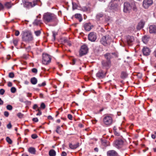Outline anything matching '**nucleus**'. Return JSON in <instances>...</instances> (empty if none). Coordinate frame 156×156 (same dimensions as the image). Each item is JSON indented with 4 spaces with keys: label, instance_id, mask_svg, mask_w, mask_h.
Instances as JSON below:
<instances>
[{
    "label": "nucleus",
    "instance_id": "nucleus-1",
    "mask_svg": "<svg viewBox=\"0 0 156 156\" xmlns=\"http://www.w3.org/2000/svg\"><path fill=\"white\" fill-rule=\"evenodd\" d=\"M104 56L106 59L101 61L102 67L107 70L111 66V62L110 59L114 57L117 58L118 55L117 53L115 52L107 53L104 54Z\"/></svg>",
    "mask_w": 156,
    "mask_h": 156
},
{
    "label": "nucleus",
    "instance_id": "nucleus-2",
    "mask_svg": "<svg viewBox=\"0 0 156 156\" xmlns=\"http://www.w3.org/2000/svg\"><path fill=\"white\" fill-rule=\"evenodd\" d=\"M43 18L46 23H54L53 26H56L58 23V20L56 16L53 14L49 12L45 13L43 15Z\"/></svg>",
    "mask_w": 156,
    "mask_h": 156
},
{
    "label": "nucleus",
    "instance_id": "nucleus-3",
    "mask_svg": "<svg viewBox=\"0 0 156 156\" xmlns=\"http://www.w3.org/2000/svg\"><path fill=\"white\" fill-rule=\"evenodd\" d=\"M136 4V2L133 0H131L128 2H124V12L126 13H129L132 9L135 12H136L137 8Z\"/></svg>",
    "mask_w": 156,
    "mask_h": 156
},
{
    "label": "nucleus",
    "instance_id": "nucleus-4",
    "mask_svg": "<svg viewBox=\"0 0 156 156\" xmlns=\"http://www.w3.org/2000/svg\"><path fill=\"white\" fill-rule=\"evenodd\" d=\"M22 38L24 41L27 42H29L33 40L32 33L29 30L23 32Z\"/></svg>",
    "mask_w": 156,
    "mask_h": 156
},
{
    "label": "nucleus",
    "instance_id": "nucleus-5",
    "mask_svg": "<svg viewBox=\"0 0 156 156\" xmlns=\"http://www.w3.org/2000/svg\"><path fill=\"white\" fill-rule=\"evenodd\" d=\"M112 39L109 35L103 36L101 39L100 42L105 46L108 47L110 45Z\"/></svg>",
    "mask_w": 156,
    "mask_h": 156
},
{
    "label": "nucleus",
    "instance_id": "nucleus-6",
    "mask_svg": "<svg viewBox=\"0 0 156 156\" xmlns=\"http://www.w3.org/2000/svg\"><path fill=\"white\" fill-rule=\"evenodd\" d=\"M23 6L27 9L34 7L37 4V0L34 1L33 2H29L28 0H22Z\"/></svg>",
    "mask_w": 156,
    "mask_h": 156
},
{
    "label": "nucleus",
    "instance_id": "nucleus-7",
    "mask_svg": "<svg viewBox=\"0 0 156 156\" xmlns=\"http://www.w3.org/2000/svg\"><path fill=\"white\" fill-rule=\"evenodd\" d=\"M50 56L47 54H43L42 55V62L44 64L47 65L51 61Z\"/></svg>",
    "mask_w": 156,
    "mask_h": 156
},
{
    "label": "nucleus",
    "instance_id": "nucleus-8",
    "mask_svg": "<svg viewBox=\"0 0 156 156\" xmlns=\"http://www.w3.org/2000/svg\"><path fill=\"white\" fill-rule=\"evenodd\" d=\"M88 49L87 47L85 45H82L80 49L79 55L80 56H82L85 55L88 53Z\"/></svg>",
    "mask_w": 156,
    "mask_h": 156
},
{
    "label": "nucleus",
    "instance_id": "nucleus-9",
    "mask_svg": "<svg viewBox=\"0 0 156 156\" xmlns=\"http://www.w3.org/2000/svg\"><path fill=\"white\" fill-rule=\"evenodd\" d=\"M124 141L121 139H118L114 141V146L118 149L120 148L123 146Z\"/></svg>",
    "mask_w": 156,
    "mask_h": 156
},
{
    "label": "nucleus",
    "instance_id": "nucleus-10",
    "mask_svg": "<svg viewBox=\"0 0 156 156\" xmlns=\"http://www.w3.org/2000/svg\"><path fill=\"white\" fill-rule=\"evenodd\" d=\"M103 122L106 125H108L111 124L112 122V117L108 115L105 116L103 119Z\"/></svg>",
    "mask_w": 156,
    "mask_h": 156
},
{
    "label": "nucleus",
    "instance_id": "nucleus-11",
    "mask_svg": "<svg viewBox=\"0 0 156 156\" xmlns=\"http://www.w3.org/2000/svg\"><path fill=\"white\" fill-rule=\"evenodd\" d=\"M119 2V0H112L109 3L111 9L116 10L117 8Z\"/></svg>",
    "mask_w": 156,
    "mask_h": 156
},
{
    "label": "nucleus",
    "instance_id": "nucleus-12",
    "mask_svg": "<svg viewBox=\"0 0 156 156\" xmlns=\"http://www.w3.org/2000/svg\"><path fill=\"white\" fill-rule=\"evenodd\" d=\"M96 34L94 32L90 33L88 35V40L92 42L95 41L96 39Z\"/></svg>",
    "mask_w": 156,
    "mask_h": 156
},
{
    "label": "nucleus",
    "instance_id": "nucleus-13",
    "mask_svg": "<svg viewBox=\"0 0 156 156\" xmlns=\"http://www.w3.org/2000/svg\"><path fill=\"white\" fill-rule=\"evenodd\" d=\"M153 3L152 0H144L143 2V5L145 9H147Z\"/></svg>",
    "mask_w": 156,
    "mask_h": 156
},
{
    "label": "nucleus",
    "instance_id": "nucleus-14",
    "mask_svg": "<svg viewBox=\"0 0 156 156\" xmlns=\"http://www.w3.org/2000/svg\"><path fill=\"white\" fill-rule=\"evenodd\" d=\"M134 40V37L133 36L128 35L126 37L127 42L129 45L131 46L132 45V43L133 42Z\"/></svg>",
    "mask_w": 156,
    "mask_h": 156
},
{
    "label": "nucleus",
    "instance_id": "nucleus-15",
    "mask_svg": "<svg viewBox=\"0 0 156 156\" xmlns=\"http://www.w3.org/2000/svg\"><path fill=\"white\" fill-rule=\"evenodd\" d=\"M142 51L144 55L147 56L150 55L151 51L147 47H144L142 49Z\"/></svg>",
    "mask_w": 156,
    "mask_h": 156
},
{
    "label": "nucleus",
    "instance_id": "nucleus-16",
    "mask_svg": "<svg viewBox=\"0 0 156 156\" xmlns=\"http://www.w3.org/2000/svg\"><path fill=\"white\" fill-rule=\"evenodd\" d=\"M107 156H118L117 152L114 150H110L108 151L107 152Z\"/></svg>",
    "mask_w": 156,
    "mask_h": 156
},
{
    "label": "nucleus",
    "instance_id": "nucleus-17",
    "mask_svg": "<svg viewBox=\"0 0 156 156\" xmlns=\"http://www.w3.org/2000/svg\"><path fill=\"white\" fill-rule=\"evenodd\" d=\"M106 73H104L102 70L99 71L96 74V76L98 79L103 78L105 76Z\"/></svg>",
    "mask_w": 156,
    "mask_h": 156
},
{
    "label": "nucleus",
    "instance_id": "nucleus-18",
    "mask_svg": "<svg viewBox=\"0 0 156 156\" xmlns=\"http://www.w3.org/2000/svg\"><path fill=\"white\" fill-rule=\"evenodd\" d=\"M145 24V21L143 20H141L137 25L136 28L137 30H140L143 28Z\"/></svg>",
    "mask_w": 156,
    "mask_h": 156
},
{
    "label": "nucleus",
    "instance_id": "nucleus-19",
    "mask_svg": "<svg viewBox=\"0 0 156 156\" xmlns=\"http://www.w3.org/2000/svg\"><path fill=\"white\" fill-rule=\"evenodd\" d=\"M149 32L151 34H156V25H150L149 27Z\"/></svg>",
    "mask_w": 156,
    "mask_h": 156
},
{
    "label": "nucleus",
    "instance_id": "nucleus-20",
    "mask_svg": "<svg viewBox=\"0 0 156 156\" xmlns=\"http://www.w3.org/2000/svg\"><path fill=\"white\" fill-rule=\"evenodd\" d=\"M93 27V26L90 23H86L84 25V29L87 31L90 30L92 28V27Z\"/></svg>",
    "mask_w": 156,
    "mask_h": 156
},
{
    "label": "nucleus",
    "instance_id": "nucleus-21",
    "mask_svg": "<svg viewBox=\"0 0 156 156\" xmlns=\"http://www.w3.org/2000/svg\"><path fill=\"white\" fill-rule=\"evenodd\" d=\"M150 37L148 35H145L142 38V41L145 44H147L150 39Z\"/></svg>",
    "mask_w": 156,
    "mask_h": 156
},
{
    "label": "nucleus",
    "instance_id": "nucleus-22",
    "mask_svg": "<svg viewBox=\"0 0 156 156\" xmlns=\"http://www.w3.org/2000/svg\"><path fill=\"white\" fill-rule=\"evenodd\" d=\"M79 143H77L76 144L74 145L72 144H69V147L70 148L72 149H74L77 148L79 146Z\"/></svg>",
    "mask_w": 156,
    "mask_h": 156
},
{
    "label": "nucleus",
    "instance_id": "nucleus-23",
    "mask_svg": "<svg viewBox=\"0 0 156 156\" xmlns=\"http://www.w3.org/2000/svg\"><path fill=\"white\" fill-rule=\"evenodd\" d=\"M28 151L30 153L34 154H35L36 150L34 147H31L29 148Z\"/></svg>",
    "mask_w": 156,
    "mask_h": 156
},
{
    "label": "nucleus",
    "instance_id": "nucleus-24",
    "mask_svg": "<svg viewBox=\"0 0 156 156\" xmlns=\"http://www.w3.org/2000/svg\"><path fill=\"white\" fill-rule=\"evenodd\" d=\"M49 155L50 156H55L56 152L54 150L51 149L49 152Z\"/></svg>",
    "mask_w": 156,
    "mask_h": 156
},
{
    "label": "nucleus",
    "instance_id": "nucleus-25",
    "mask_svg": "<svg viewBox=\"0 0 156 156\" xmlns=\"http://www.w3.org/2000/svg\"><path fill=\"white\" fill-rule=\"evenodd\" d=\"M37 80L35 77H33L31 78L30 82L31 83L34 85L36 84L37 83Z\"/></svg>",
    "mask_w": 156,
    "mask_h": 156
},
{
    "label": "nucleus",
    "instance_id": "nucleus-26",
    "mask_svg": "<svg viewBox=\"0 0 156 156\" xmlns=\"http://www.w3.org/2000/svg\"><path fill=\"white\" fill-rule=\"evenodd\" d=\"M127 76V73L125 72H122L121 73V78L122 79H125L126 78Z\"/></svg>",
    "mask_w": 156,
    "mask_h": 156
},
{
    "label": "nucleus",
    "instance_id": "nucleus-27",
    "mask_svg": "<svg viewBox=\"0 0 156 156\" xmlns=\"http://www.w3.org/2000/svg\"><path fill=\"white\" fill-rule=\"evenodd\" d=\"M42 23L41 20L36 19L35 20L33 23V24L34 25H37L40 24Z\"/></svg>",
    "mask_w": 156,
    "mask_h": 156
},
{
    "label": "nucleus",
    "instance_id": "nucleus-28",
    "mask_svg": "<svg viewBox=\"0 0 156 156\" xmlns=\"http://www.w3.org/2000/svg\"><path fill=\"white\" fill-rule=\"evenodd\" d=\"M104 14L102 13H98L96 16V17L97 20H99L100 18L102 17L103 16Z\"/></svg>",
    "mask_w": 156,
    "mask_h": 156
},
{
    "label": "nucleus",
    "instance_id": "nucleus-29",
    "mask_svg": "<svg viewBox=\"0 0 156 156\" xmlns=\"http://www.w3.org/2000/svg\"><path fill=\"white\" fill-rule=\"evenodd\" d=\"M5 6L8 9H9L12 7V3L10 2H7L5 4Z\"/></svg>",
    "mask_w": 156,
    "mask_h": 156
},
{
    "label": "nucleus",
    "instance_id": "nucleus-30",
    "mask_svg": "<svg viewBox=\"0 0 156 156\" xmlns=\"http://www.w3.org/2000/svg\"><path fill=\"white\" fill-rule=\"evenodd\" d=\"M75 16L76 18L78 19L79 20V21L81 22L82 19L81 18V16L80 14H76L75 15Z\"/></svg>",
    "mask_w": 156,
    "mask_h": 156
},
{
    "label": "nucleus",
    "instance_id": "nucleus-31",
    "mask_svg": "<svg viewBox=\"0 0 156 156\" xmlns=\"http://www.w3.org/2000/svg\"><path fill=\"white\" fill-rule=\"evenodd\" d=\"M7 142L9 144H11L12 143V141L10 138L7 136L6 137V139Z\"/></svg>",
    "mask_w": 156,
    "mask_h": 156
},
{
    "label": "nucleus",
    "instance_id": "nucleus-32",
    "mask_svg": "<svg viewBox=\"0 0 156 156\" xmlns=\"http://www.w3.org/2000/svg\"><path fill=\"white\" fill-rule=\"evenodd\" d=\"M34 34L37 36H39L41 34V31L40 30H38L34 31Z\"/></svg>",
    "mask_w": 156,
    "mask_h": 156
},
{
    "label": "nucleus",
    "instance_id": "nucleus-33",
    "mask_svg": "<svg viewBox=\"0 0 156 156\" xmlns=\"http://www.w3.org/2000/svg\"><path fill=\"white\" fill-rule=\"evenodd\" d=\"M6 108L9 110H11L12 109V107L11 105H8L6 107Z\"/></svg>",
    "mask_w": 156,
    "mask_h": 156
},
{
    "label": "nucleus",
    "instance_id": "nucleus-34",
    "mask_svg": "<svg viewBox=\"0 0 156 156\" xmlns=\"http://www.w3.org/2000/svg\"><path fill=\"white\" fill-rule=\"evenodd\" d=\"M9 76L11 78H13L14 77V74L13 72H11L9 73Z\"/></svg>",
    "mask_w": 156,
    "mask_h": 156
},
{
    "label": "nucleus",
    "instance_id": "nucleus-35",
    "mask_svg": "<svg viewBox=\"0 0 156 156\" xmlns=\"http://www.w3.org/2000/svg\"><path fill=\"white\" fill-rule=\"evenodd\" d=\"M16 89L15 87H12L11 89V91L12 93H15L16 91Z\"/></svg>",
    "mask_w": 156,
    "mask_h": 156
},
{
    "label": "nucleus",
    "instance_id": "nucleus-36",
    "mask_svg": "<svg viewBox=\"0 0 156 156\" xmlns=\"http://www.w3.org/2000/svg\"><path fill=\"white\" fill-rule=\"evenodd\" d=\"M102 144L105 147H106L107 146V142L106 140H102Z\"/></svg>",
    "mask_w": 156,
    "mask_h": 156
},
{
    "label": "nucleus",
    "instance_id": "nucleus-37",
    "mask_svg": "<svg viewBox=\"0 0 156 156\" xmlns=\"http://www.w3.org/2000/svg\"><path fill=\"white\" fill-rule=\"evenodd\" d=\"M23 115L20 112H19L17 114V116L20 118H23Z\"/></svg>",
    "mask_w": 156,
    "mask_h": 156
},
{
    "label": "nucleus",
    "instance_id": "nucleus-38",
    "mask_svg": "<svg viewBox=\"0 0 156 156\" xmlns=\"http://www.w3.org/2000/svg\"><path fill=\"white\" fill-rule=\"evenodd\" d=\"M13 43L15 46H16L18 43V40L17 39H14L13 40Z\"/></svg>",
    "mask_w": 156,
    "mask_h": 156
},
{
    "label": "nucleus",
    "instance_id": "nucleus-39",
    "mask_svg": "<svg viewBox=\"0 0 156 156\" xmlns=\"http://www.w3.org/2000/svg\"><path fill=\"white\" fill-rule=\"evenodd\" d=\"M53 37L54 40H55V36L57 34V33L55 31L52 32Z\"/></svg>",
    "mask_w": 156,
    "mask_h": 156
},
{
    "label": "nucleus",
    "instance_id": "nucleus-40",
    "mask_svg": "<svg viewBox=\"0 0 156 156\" xmlns=\"http://www.w3.org/2000/svg\"><path fill=\"white\" fill-rule=\"evenodd\" d=\"M31 71L33 73L36 74L37 72V69L34 68L32 69Z\"/></svg>",
    "mask_w": 156,
    "mask_h": 156
},
{
    "label": "nucleus",
    "instance_id": "nucleus-41",
    "mask_svg": "<svg viewBox=\"0 0 156 156\" xmlns=\"http://www.w3.org/2000/svg\"><path fill=\"white\" fill-rule=\"evenodd\" d=\"M31 137L33 139H35L37 137V134H34L31 135Z\"/></svg>",
    "mask_w": 156,
    "mask_h": 156
},
{
    "label": "nucleus",
    "instance_id": "nucleus-42",
    "mask_svg": "<svg viewBox=\"0 0 156 156\" xmlns=\"http://www.w3.org/2000/svg\"><path fill=\"white\" fill-rule=\"evenodd\" d=\"M5 92V90L3 89H0V94L1 95H3Z\"/></svg>",
    "mask_w": 156,
    "mask_h": 156
},
{
    "label": "nucleus",
    "instance_id": "nucleus-43",
    "mask_svg": "<svg viewBox=\"0 0 156 156\" xmlns=\"http://www.w3.org/2000/svg\"><path fill=\"white\" fill-rule=\"evenodd\" d=\"M41 107L43 109H44L45 108V104L44 103H42L41 105Z\"/></svg>",
    "mask_w": 156,
    "mask_h": 156
},
{
    "label": "nucleus",
    "instance_id": "nucleus-44",
    "mask_svg": "<svg viewBox=\"0 0 156 156\" xmlns=\"http://www.w3.org/2000/svg\"><path fill=\"white\" fill-rule=\"evenodd\" d=\"M68 118L70 119V120H72L73 119V116L72 115L70 114H69L68 115Z\"/></svg>",
    "mask_w": 156,
    "mask_h": 156
},
{
    "label": "nucleus",
    "instance_id": "nucleus-45",
    "mask_svg": "<svg viewBox=\"0 0 156 156\" xmlns=\"http://www.w3.org/2000/svg\"><path fill=\"white\" fill-rule=\"evenodd\" d=\"M9 113L8 112L5 111L4 112V115L5 117H8L9 116Z\"/></svg>",
    "mask_w": 156,
    "mask_h": 156
},
{
    "label": "nucleus",
    "instance_id": "nucleus-46",
    "mask_svg": "<svg viewBox=\"0 0 156 156\" xmlns=\"http://www.w3.org/2000/svg\"><path fill=\"white\" fill-rule=\"evenodd\" d=\"M20 34V32L18 30H15V35L16 36H18Z\"/></svg>",
    "mask_w": 156,
    "mask_h": 156
},
{
    "label": "nucleus",
    "instance_id": "nucleus-47",
    "mask_svg": "<svg viewBox=\"0 0 156 156\" xmlns=\"http://www.w3.org/2000/svg\"><path fill=\"white\" fill-rule=\"evenodd\" d=\"M7 128L9 129H11L12 127V126L11 123L10 122L9 123L7 126Z\"/></svg>",
    "mask_w": 156,
    "mask_h": 156
},
{
    "label": "nucleus",
    "instance_id": "nucleus-48",
    "mask_svg": "<svg viewBox=\"0 0 156 156\" xmlns=\"http://www.w3.org/2000/svg\"><path fill=\"white\" fill-rule=\"evenodd\" d=\"M32 121L35 122H37L38 121V119L37 118H34L32 119Z\"/></svg>",
    "mask_w": 156,
    "mask_h": 156
},
{
    "label": "nucleus",
    "instance_id": "nucleus-49",
    "mask_svg": "<svg viewBox=\"0 0 156 156\" xmlns=\"http://www.w3.org/2000/svg\"><path fill=\"white\" fill-rule=\"evenodd\" d=\"M60 128L61 127L59 126H57L56 129L55 130L56 132L57 133H59L58 130L59 129H60Z\"/></svg>",
    "mask_w": 156,
    "mask_h": 156
},
{
    "label": "nucleus",
    "instance_id": "nucleus-50",
    "mask_svg": "<svg viewBox=\"0 0 156 156\" xmlns=\"http://www.w3.org/2000/svg\"><path fill=\"white\" fill-rule=\"evenodd\" d=\"M26 50L27 51H29L31 50V47L30 46H29L27 47H26L25 48Z\"/></svg>",
    "mask_w": 156,
    "mask_h": 156
},
{
    "label": "nucleus",
    "instance_id": "nucleus-51",
    "mask_svg": "<svg viewBox=\"0 0 156 156\" xmlns=\"http://www.w3.org/2000/svg\"><path fill=\"white\" fill-rule=\"evenodd\" d=\"M67 154L65 151H62V153L61 156H66Z\"/></svg>",
    "mask_w": 156,
    "mask_h": 156
},
{
    "label": "nucleus",
    "instance_id": "nucleus-52",
    "mask_svg": "<svg viewBox=\"0 0 156 156\" xmlns=\"http://www.w3.org/2000/svg\"><path fill=\"white\" fill-rule=\"evenodd\" d=\"M114 133L115 136H119L120 135V134L119 133L117 132L116 131H115V132H114Z\"/></svg>",
    "mask_w": 156,
    "mask_h": 156
},
{
    "label": "nucleus",
    "instance_id": "nucleus-53",
    "mask_svg": "<svg viewBox=\"0 0 156 156\" xmlns=\"http://www.w3.org/2000/svg\"><path fill=\"white\" fill-rule=\"evenodd\" d=\"M4 7L3 5L1 3H0V11L4 9Z\"/></svg>",
    "mask_w": 156,
    "mask_h": 156
},
{
    "label": "nucleus",
    "instance_id": "nucleus-54",
    "mask_svg": "<svg viewBox=\"0 0 156 156\" xmlns=\"http://www.w3.org/2000/svg\"><path fill=\"white\" fill-rule=\"evenodd\" d=\"M73 9H76V4L73 3Z\"/></svg>",
    "mask_w": 156,
    "mask_h": 156
},
{
    "label": "nucleus",
    "instance_id": "nucleus-55",
    "mask_svg": "<svg viewBox=\"0 0 156 156\" xmlns=\"http://www.w3.org/2000/svg\"><path fill=\"white\" fill-rule=\"evenodd\" d=\"M8 86L9 87H11L12 86V84L10 82H9L8 83Z\"/></svg>",
    "mask_w": 156,
    "mask_h": 156
},
{
    "label": "nucleus",
    "instance_id": "nucleus-56",
    "mask_svg": "<svg viewBox=\"0 0 156 156\" xmlns=\"http://www.w3.org/2000/svg\"><path fill=\"white\" fill-rule=\"evenodd\" d=\"M38 106L37 104H35L34 105L33 107V108L34 109H35Z\"/></svg>",
    "mask_w": 156,
    "mask_h": 156
},
{
    "label": "nucleus",
    "instance_id": "nucleus-57",
    "mask_svg": "<svg viewBox=\"0 0 156 156\" xmlns=\"http://www.w3.org/2000/svg\"><path fill=\"white\" fill-rule=\"evenodd\" d=\"M42 114V112L41 111H39V112H38V113H37L36 114L37 115H40Z\"/></svg>",
    "mask_w": 156,
    "mask_h": 156
},
{
    "label": "nucleus",
    "instance_id": "nucleus-58",
    "mask_svg": "<svg viewBox=\"0 0 156 156\" xmlns=\"http://www.w3.org/2000/svg\"><path fill=\"white\" fill-rule=\"evenodd\" d=\"M48 119L51 120H52L53 119V118L51 115L48 116Z\"/></svg>",
    "mask_w": 156,
    "mask_h": 156
},
{
    "label": "nucleus",
    "instance_id": "nucleus-59",
    "mask_svg": "<svg viewBox=\"0 0 156 156\" xmlns=\"http://www.w3.org/2000/svg\"><path fill=\"white\" fill-rule=\"evenodd\" d=\"M3 101L0 98V105H2L3 104Z\"/></svg>",
    "mask_w": 156,
    "mask_h": 156
},
{
    "label": "nucleus",
    "instance_id": "nucleus-60",
    "mask_svg": "<svg viewBox=\"0 0 156 156\" xmlns=\"http://www.w3.org/2000/svg\"><path fill=\"white\" fill-rule=\"evenodd\" d=\"M155 136L154 134H152L151 135V137L153 139H155Z\"/></svg>",
    "mask_w": 156,
    "mask_h": 156
},
{
    "label": "nucleus",
    "instance_id": "nucleus-61",
    "mask_svg": "<svg viewBox=\"0 0 156 156\" xmlns=\"http://www.w3.org/2000/svg\"><path fill=\"white\" fill-rule=\"evenodd\" d=\"M83 125L82 124L80 123L79 124V126L80 128L83 127Z\"/></svg>",
    "mask_w": 156,
    "mask_h": 156
},
{
    "label": "nucleus",
    "instance_id": "nucleus-62",
    "mask_svg": "<svg viewBox=\"0 0 156 156\" xmlns=\"http://www.w3.org/2000/svg\"><path fill=\"white\" fill-rule=\"evenodd\" d=\"M94 150L95 151L98 152V149L97 147H96L94 148Z\"/></svg>",
    "mask_w": 156,
    "mask_h": 156
},
{
    "label": "nucleus",
    "instance_id": "nucleus-63",
    "mask_svg": "<svg viewBox=\"0 0 156 156\" xmlns=\"http://www.w3.org/2000/svg\"><path fill=\"white\" fill-rule=\"evenodd\" d=\"M20 101L22 102H24L23 99L22 98H20L19 99Z\"/></svg>",
    "mask_w": 156,
    "mask_h": 156
},
{
    "label": "nucleus",
    "instance_id": "nucleus-64",
    "mask_svg": "<svg viewBox=\"0 0 156 156\" xmlns=\"http://www.w3.org/2000/svg\"><path fill=\"white\" fill-rule=\"evenodd\" d=\"M40 96L41 98H43V95L41 93L40 94Z\"/></svg>",
    "mask_w": 156,
    "mask_h": 156
}]
</instances>
